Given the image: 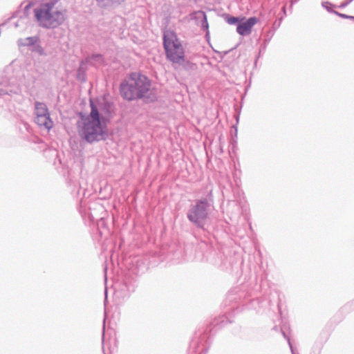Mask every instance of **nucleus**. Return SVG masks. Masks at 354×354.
Masks as SVG:
<instances>
[{"instance_id": "18", "label": "nucleus", "mask_w": 354, "mask_h": 354, "mask_svg": "<svg viewBox=\"0 0 354 354\" xmlns=\"http://www.w3.org/2000/svg\"><path fill=\"white\" fill-rule=\"evenodd\" d=\"M322 6L326 8L328 12H333V10H331L329 7L328 6V5H330V3L328 2H322Z\"/></svg>"}, {"instance_id": "26", "label": "nucleus", "mask_w": 354, "mask_h": 354, "mask_svg": "<svg viewBox=\"0 0 354 354\" xmlns=\"http://www.w3.org/2000/svg\"><path fill=\"white\" fill-rule=\"evenodd\" d=\"M351 1H353V0H351Z\"/></svg>"}, {"instance_id": "16", "label": "nucleus", "mask_w": 354, "mask_h": 354, "mask_svg": "<svg viewBox=\"0 0 354 354\" xmlns=\"http://www.w3.org/2000/svg\"><path fill=\"white\" fill-rule=\"evenodd\" d=\"M91 59L93 61L101 62H102V57L100 55H94L91 57Z\"/></svg>"}, {"instance_id": "23", "label": "nucleus", "mask_w": 354, "mask_h": 354, "mask_svg": "<svg viewBox=\"0 0 354 354\" xmlns=\"http://www.w3.org/2000/svg\"><path fill=\"white\" fill-rule=\"evenodd\" d=\"M297 1H298V0H295L294 1H295V2H297Z\"/></svg>"}, {"instance_id": "8", "label": "nucleus", "mask_w": 354, "mask_h": 354, "mask_svg": "<svg viewBox=\"0 0 354 354\" xmlns=\"http://www.w3.org/2000/svg\"><path fill=\"white\" fill-rule=\"evenodd\" d=\"M257 23V19L254 17H250L245 21L239 22L237 24L236 31L242 35H249L251 32L252 27Z\"/></svg>"}, {"instance_id": "5", "label": "nucleus", "mask_w": 354, "mask_h": 354, "mask_svg": "<svg viewBox=\"0 0 354 354\" xmlns=\"http://www.w3.org/2000/svg\"><path fill=\"white\" fill-rule=\"evenodd\" d=\"M210 206L207 198L197 200L188 211L187 218L198 227H203Z\"/></svg>"}, {"instance_id": "10", "label": "nucleus", "mask_w": 354, "mask_h": 354, "mask_svg": "<svg viewBox=\"0 0 354 354\" xmlns=\"http://www.w3.org/2000/svg\"><path fill=\"white\" fill-rule=\"evenodd\" d=\"M198 15H200L202 17V21H201V27L203 29H207L208 28V22L207 19V17L205 13L203 11H198L197 12Z\"/></svg>"}, {"instance_id": "6", "label": "nucleus", "mask_w": 354, "mask_h": 354, "mask_svg": "<svg viewBox=\"0 0 354 354\" xmlns=\"http://www.w3.org/2000/svg\"><path fill=\"white\" fill-rule=\"evenodd\" d=\"M35 122L40 127L50 129L53 127V121L50 118V113L46 105L43 102L35 103Z\"/></svg>"}, {"instance_id": "20", "label": "nucleus", "mask_w": 354, "mask_h": 354, "mask_svg": "<svg viewBox=\"0 0 354 354\" xmlns=\"http://www.w3.org/2000/svg\"><path fill=\"white\" fill-rule=\"evenodd\" d=\"M125 0H111L113 6L118 5L121 3L122 2H124Z\"/></svg>"}, {"instance_id": "15", "label": "nucleus", "mask_w": 354, "mask_h": 354, "mask_svg": "<svg viewBox=\"0 0 354 354\" xmlns=\"http://www.w3.org/2000/svg\"><path fill=\"white\" fill-rule=\"evenodd\" d=\"M77 79L80 80H82V81L84 80V72L82 71V66H80V68L78 69Z\"/></svg>"}, {"instance_id": "21", "label": "nucleus", "mask_w": 354, "mask_h": 354, "mask_svg": "<svg viewBox=\"0 0 354 354\" xmlns=\"http://www.w3.org/2000/svg\"><path fill=\"white\" fill-rule=\"evenodd\" d=\"M31 6V3H29L28 5H27L25 8V10H28Z\"/></svg>"}, {"instance_id": "7", "label": "nucleus", "mask_w": 354, "mask_h": 354, "mask_svg": "<svg viewBox=\"0 0 354 354\" xmlns=\"http://www.w3.org/2000/svg\"><path fill=\"white\" fill-rule=\"evenodd\" d=\"M93 107L95 108L100 113V120L101 122L105 124L108 118L111 115L112 111V105L107 102H103L100 103L99 106L94 104L92 100H91V108L93 110Z\"/></svg>"}, {"instance_id": "12", "label": "nucleus", "mask_w": 354, "mask_h": 354, "mask_svg": "<svg viewBox=\"0 0 354 354\" xmlns=\"http://www.w3.org/2000/svg\"><path fill=\"white\" fill-rule=\"evenodd\" d=\"M32 51L35 52L40 55H46L44 49L38 43L32 47Z\"/></svg>"}, {"instance_id": "13", "label": "nucleus", "mask_w": 354, "mask_h": 354, "mask_svg": "<svg viewBox=\"0 0 354 354\" xmlns=\"http://www.w3.org/2000/svg\"><path fill=\"white\" fill-rule=\"evenodd\" d=\"M226 21L230 25L238 24L239 23V19L235 17H227Z\"/></svg>"}, {"instance_id": "22", "label": "nucleus", "mask_w": 354, "mask_h": 354, "mask_svg": "<svg viewBox=\"0 0 354 354\" xmlns=\"http://www.w3.org/2000/svg\"><path fill=\"white\" fill-rule=\"evenodd\" d=\"M349 19H352V20H354V16H351V17H349Z\"/></svg>"}, {"instance_id": "24", "label": "nucleus", "mask_w": 354, "mask_h": 354, "mask_svg": "<svg viewBox=\"0 0 354 354\" xmlns=\"http://www.w3.org/2000/svg\"><path fill=\"white\" fill-rule=\"evenodd\" d=\"M351 1H353V0H351Z\"/></svg>"}, {"instance_id": "11", "label": "nucleus", "mask_w": 354, "mask_h": 354, "mask_svg": "<svg viewBox=\"0 0 354 354\" xmlns=\"http://www.w3.org/2000/svg\"><path fill=\"white\" fill-rule=\"evenodd\" d=\"M97 6L101 8H108L112 6L111 0H96Z\"/></svg>"}, {"instance_id": "17", "label": "nucleus", "mask_w": 354, "mask_h": 354, "mask_svg": "<svg viewBox=\"0 0 354 354\" xmlns=\"http://www.w3.org/2000/svg\"><path fill=\"white\" fill-rule=\"evenodd\" d=\"M333 13H335V15L339 16L340 17H342V18H344V19H349V15H346L345 14H342V13H339L337 11H333Z\"/></svg>"}, {"instance_id": "1", "label": "nucleus", "mask_w": 354, "mask_h": 354, "mask_svg": "<svg viewBox=\"0 0 354 354\" xmlns=\"http://www.w3.org/2000/svg\"><path fill=\"white\" fill-rule=\"evenodd\" d=\"M99 117L100 113L93 107L88 115L80 114L77 122V129L82 140L92 144L106 139L107 129Z\"/></svg>"}, {"instance_id": "14", "label": "nucleus", "mask_w": 354, "mask_h": 354, "mask_svg": "<svg viewBox=\"0 0 354 354\" xmlns=\"http://www.w3.org/2000/svg\"><path fill=\"white\" fill-rule=\"evenodd\" d=\"M282 334H283V337L285 339H286L287 341H288V345L290 346V348L292 354H296V353H295V350H294V348L292 347V344L290 342V338L286 335V334L283 331H282Z\"/></svg>"}, {"instance_id": "25", "label": "nucleus", "mask_w": 354, "mask_h": 354, "mask_svg": "<svg viewBox=\"0 0 354 354\" xmlns=\"http://www.w3.org/2000/svg\"><path fill=\"white\" fill-rule=\"evenodd\" d=\"M351 1H353V0H351Z\"/></svg>"}, {"instance_id": "3", "label": "nucleus", "mask_w": 354, "mask_h": 354, "mask_svg": "<svg viewBox=\"0 0 354 354\" xmlns=\"http://www.w3.org/2000/svg\"><path fill=\"white\" fill-rule=\"evenodd\" d=\"M151 83L144 75L132 73L127 80L120 84V94L129 101L143 97L149 91Z\"/></svg>"}, {"instance_id": "19", "label": "nucleus", "mask_w": 354, "mask_h": 354, "mask_svg": "<svg viewBox=\"0 0 354 354\" xmlns=\"http://www.w3.org/2000/svg\"><path fill=\"white\" fill-rule=\"evenodd\" d=\"M352 1L351 0H346L344 2L342 3L341 5L339 6L340 8H345Z\"/></svg>"}, {"instance_id": "9", "label": "nucleus", "mask_w": 354, "mask_h": 354, "mask_svg": "<svg viewBox=\"0 0 354 354\" xmlns=\"http://www.w3.org/2000/svg\"><path fill=\"white\" fill-rule=\"evenodd\" d=\"M39 38L37 36L29 37L25 39L23 45L33 47L39 42Z\"/></svg>"}, {"instance_id": "2", "label": "nucleus", "mask_w": 354, "mask_h": 354, "mask_svg": "<svg viewBox=\"0 0 354 354\" xmlns=\"http://www.w3.org/2000/svg\"><path fill=\"white\" fill-rule=\"evenodd\" d=\"M58 0H41L34 9V16L39 26L55 29L62 26L66 19V10L57 6Z\"/></svg>"}, {"instance_id": "4", "label": "nucleus", "mask_w": 354, "mask_h": 354, "mask_svg": "<svg viewBox=\"0 0 354 354\" xmlns=\"http://www.w3.org/2000/svg\"><path fill=\"white\" fill-rule=\"evenodd\" d=\"M163 46L169 61L179 66L184 63L185 49L174 32L166 31L164 33Z\"/></svg>"}]
</instances>
